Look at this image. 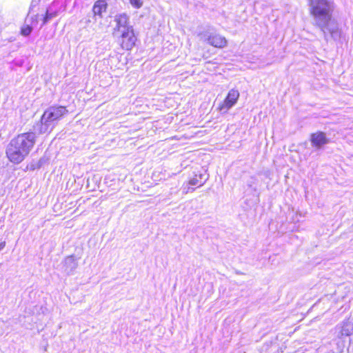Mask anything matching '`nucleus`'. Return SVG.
I'll use <instances>...</instances> for the list:
<instances>
[{"instance_id":"obj_1","label":"nucleus","mask_w":353,"mask_h":353,"mask_svg":"<svg viewBox=\"0 0 353 353\" xmlns=\"http://www.w3.org/2000/svg\"><path fill=\"white\" fill-rule=\"evenodd\" d=\"M309 11L313 18V25L320 29L324 39L338 41L341 30L332 17L334 3L332 0H308Z\"/></svg>"},{"instance_id":"obj_2","label":"nucleus","mask_w":353,"mask_h":353,"mask_svg":"<svg viewBox=\"0 0 353 353\" xmlns=\"http://www.w3.org/2000/svg\"><path fill=\"white\" fill-rule=\"evenodd\" d=\"M36 141L35 132H29L13 138L6 148V155L14 163H21L32 149Z\"/></svg>"},{"instance_id":"obj_3","label":"nucleus","mask_w":353,"mask_h":353,"mask_svg":"<svg viewBox=\"0 0 353 353\" xmlns=\"http://www.w3.org/2000/svg\"><path fill=\"white\" fill-rule=\"evenodd\" d=\"M68 112L65 106H50L44 111L40 121L33 126L34 130L39 134L51 132L57 122L66 114Z\"/></svg>"},{"instance_id":"obj_4","label":"nucleus","mask_w":353,"mask_h":353,"mask_svg":"<svg viewBox=\"0 0 353 353\" xmlns=\"http://www.w3.org/2000/svg\"><path fill=\"white\" fill-rule=\"evenodd\" d=\"M201 39L208 44L215 48H223L227 45V40L221 35L211 32L210 30H205L201 34Z\"/></svg>"},{"instance_id":"obj_5","label":"nucleus","mask_w":353,"mask_h":353,"mask_svg":"<svg viewBox=\"0 0 353 353\" xmlns=\"http://www.w3.org/2000/svg\"><path fill=\"white\" fill-rule=\"evenodd\" d=\"M239 97V92L237 90L232 89L228 93L222 105L219 106V110L223 113L227 112L232 107H233Z\"/></svg>"},{"instance_id":"obj_6","label":"nucleus","mask_w":353,"mask_h":353,"mask_svg":"<svg viewBox=\"0 0 353 353\" xmlns=\"http://www.w3.org/2000/svg\"><path fill=\"white\" fill-rule=\"evenodd\" d=\"M121 37L122 48L127 50H131L134 46L136 41L133 29L126 30V31L121 32Z\"/></svg>"},{"instance_id":"obj_7","label":"nucleus","mask_w":353,"mask_h":353,"mask_svg":"<svg viewBox=\"0 0 353 353\" xmlns=\"http://www.w3.org/2000/svg\"><path fill=\"white\" fill-rule=\"evenodd\" d=\"M193 174L194 176L190 179L188 182L190 185L202 186L208 179L206 171L203 169L194 171Z\"/></svg>"},{"instance_id":"obj_8","label":"nucleus","mask_w":353,"mask_h":353,"mask_svg":"<svg viewBox=\"0 0 353 353\" xmlns=\"http://www.w3.org/2000/svg\"><path fill=\"white\" fill-rule=\"evenodd\" d=\"M310 142L313 147L321 149L324 145L328 143L329 139L324 132L319 131L311 134Z\"/></svg>"},{"instance_id":"obj_9","label":"nucleus","mask_w":353,"mask_h":353,"mask_svg":"<svg viewBox=\"0 0 353 353\" xmlns=\"http://www.w3.org/2000/svg\"><path fill=\"white\" fill-rule=\"evenodd\" d=\"M108 8V3L106 0H97L93 5L92 12L93 17L97 20V17L102 19L103 14L106 13Z\"/></svg>"},{"instance_id":"obj_10","label":"nucleus","mask_w":353,"mask_h":353,"mask_svg":"<svg viewBox=\"0 0 353 353\" xmlns=\"http://www.w3.org/2000/svg\"><path fill=\"white\" fill-rule=\"evenodd\" d=\"M118 32H123L126 30H132V26L129 25V17L125 13L120 14L116 17Z\"/></svg>"},{"instance_id":"obj_11","label":"nucleus","mask_w":353,"mask_h":353,"mask_svg":"<svg viewBox=\"0 0 353 353\" xmlns=\"http://www.w3.org/2000/svg\"><path fill=\"white\" fill-rule=\"evenodd\" d=\"M77 267V259L74 255L68 256L65 259L63 268L67 274H73Z\"/></svg>"},{"instance_id":"obj_12","label":"nucleus","mask_w":353,"mask_h":353,"mask_svg":"<svg viewBox=\"0 0 353 353\" xmlns=\"http://www.w3.org/2000/svg\"><path fill=\"white\" fill-rule=\"evenodd\" d=\"M353 334V322L347 321L343 322L341 330V336H348Z\"/></svg>"},{"instance_id":"obj_13","label":"nucleus","mask_w":353,"mask_h":353,"mask_svg":"<svg viewBox=\"0 0 353 353\" xmlns=\"http://www.w3.org/2000/svg\"><path fill=\"white\" fill-rule=\"evenodd\" d=\"M57 15V12L52 10V7L50 6L47 8L46 14L43 19V24L42 26L48 23L52 19L55 17Z\"/></svg>"},{"instance_id":"obj_14","label":"nucleus","mask_w":353,"mask_h":353,"mask_svg":"<svg viewBox=\"0 0 353 353\" xmlns=\"http://www.w3.org/2000/svg\"><path fill=\"white\" fill-rule=\"evenodd\" d=\"M32 31V27L27 26L21 28V33L25 37L29 36Z\"/></svg>"},{"instance_id":"obj_15","label":"nucleus","mask_w":353,"mask_h":353,"mask_svg":"<svg viewBox=\"0 0 353 353\" xmlns=\"http://www.w3.org/2000/svg\"><path fill=\"white\" fill-rule=\"evenodd\" d=\"M130 3L135 8H140L143 6L142 0H130Z\"/></svg>"},{"instance_id":"obj_16","label":"nucleus","mask_w":353,"mask_h":353,"mask_svg":"<svg viewBox=\"0 0 353 353\" xmlns=\"http://www.w3.org/2000/svg\"><path fill=\"white\" fill-rule=\"evenodd\" d=\"M6 241H2L0 243V252L5 248Z\"/></svg>"},{"instance_id":"obj_17","label":"nucleus","mask_w":353,"mask_h":353,"mask_svg":"<svg viewBox=\"0 0 353 353\" xmlns=\"http://www.w3.org/2000/svg\"><path fill=\"white\" fill-rule=\"evenodd\" d=\"M194 190V188H188V190H187V192H193Z\"/></svg>"},{"instance_id":"obj_18","label":"nucleus","mask_w":353,"mask_h":353,"mask_svg":"<svg viewBox=\"0 0 353 353\" xmlns=\"http://www.w3.org/2000/svg\"><path fill=\"white\" fill-rule=\"evenodd\" d=\"M89 23H90V19H87V20L85 21V23L86 25H88Z\"/></svg>"},{"instance_id":"obj_19","label":"nucleus","mask_w":353,"mask_h":353,"mask_svg":"<svg viewBox=\"0 0 353 353\" xmlns=\"http://www.w3.org/2000/svg\"><path fill=\"white\" fill-rule=\"evenodd\" d=\"M248 185L250 186V187H252V181H250L248 183Z\"/></svg>"},{"instance_id":"obj_20","label":"nucleus","mask_w":353,"mask_h":353,"mask_svg":"<svg viewBox=\"0 0 353 353\" xmlns=\"http://www.w3.org/2000/svg\"><path fill=\"white\" fill-rule=\"evenodd\" d=\"M21 64H22L21 63H17L18 65H21Z\"/></svg>"}]
</instances>
